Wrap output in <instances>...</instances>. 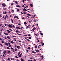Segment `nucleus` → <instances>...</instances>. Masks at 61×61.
<instances>
[{"mask_svg": "<svg viewBox=\"0 0 61 61\" xmlns=\"http://www.w3.org/2000/svg\"><path fill=\"white\" fill-rule=\"evenodd\" d=\"M14 46L15 47V48H16V45H15Z\"/></svg>", "mask_w": 61, "mask_h": 61, "instance_id": "nucleus-51", "label": "nucleus"}, {"mask_svg": "<svg viewBox=\"0 0 61 61\" xmlns=\"http://www.w3.org/2000/svg\"><path fill=\"white\" fill-rule=\"evenodd\" d=\"M11 22L12 23H13V20H12V19H11Z\"/></svg>", "mask_w": 61, "mask_h": 61, "instance_id": "nucleus-21", "label": "nucleus"}, {"mask_svg": "<svg viewBox=\"0 0 61 61\" xmlns=\"http://www.w3.org/2000/svg\"><path fill=\"white\" fill-rule=\"evenodd\" d=\"M0 17H2V16H1V14H0Z\"/></svg>", "mask_w": 61, "mask_h": 61, "instance_id": "nucleus-60", "label": "nucleus"}, {"mask_svg": "<svg viewBox=\"0 0 61 61\" xmlns=\"http://www.w3.org/2000/svg\"><path fill=\"white\" fill-rule=\"evenodd\" d=\"M17 51V49L16 48L15 49V51Z\"/></svg>", "mask_w": 61, "mask_h": 61, "instance_id": "nucleus-43", "label": "nucleus"}, {"mask_svg": "<svg viewBox=\"0 0 61 61\" xmlns=\"http://www.w3.org/2000/svg\"><path fill=\"white\" fill-rule=\"evenodd\" d=\"M34 21L35 22H36V20H34Z\"/></svg>", "mask_w": 61, "mask_h": 61, "instance_id": "nucleus-56", "label": "nucleus"}, {"mask_svg": "<svg viewBox=\"0 0 61 61\" xmlns=\"http://www.w3.org/2000/svg\"><path fill=\"white\" fill-rule=\"evenodd\" d=\"M25 58H26V56H25Z\"/></svg>", "mask_w": 61, "mask_h": 61, "instance_id": "nucleus-63", "label": "nucleus"}, {"mask_svg": "<svg viewBox=\"0 0 61 61\" xmlns=\"http://www.w3.org/2000/svg\"><path fill=\"white\" fill-rule=\"evenodd\" d=\"M25 1V0H23L22 1L23 2H24V1Z\"/></svg>", "mask_w": 61, "mask_h": 61, "instance_id": "nucleus-58", "label": "nucleus"}, {"mask_svg": "<svg viewBox=\"0 0 61 61\" xmlns=\"http://www.w3.org/2000/svg\"><path fill=\"white\" fill-rule=\"evenodd\" d=\"M7 49H10V48H9L8 47H7Z\"/></svg>", "mask_w": 61, "mask_h": 61, "instance_id": "nucleus-25", "label": "nucleus"}, {"mask_svg": "<svg viewBox=\"0 0 61 61\" xmlns=\"http://www.w3.org/2000/svg\"><path fill=\"white\" fill-rule=\"evenodd\" d=\"M24 7V5H23L22 6V7Z\"/></svg>", "mask_w": 61, "mask_h": 61, "instance_id": "nucleus-42", "label": "nucleus"}, {"mask_svg": "<svg viewBox=\"0 0 61 61\" xmlns=\"http://www.w3.org/2000/svg\"><path fill=\"white\" fill-rule=\"evenodd\" d=\"M3 54H4L5 55H6V54L4 52H3Z\"/></svg>", "mask_w": 61, "mask_h": 61, "instance_id": "nucleus-55", "label": "nucleus"}, {"mask_svg": "<svg viewBox=\"0 0 61 61\" xmlns=\"http://www.w3.org/2000/svg\"><path fill=\"white\" fill-rule=\"evenodd\" d=\"M17 10L18 12L19 11V8L17 9Z\"/></svg>", "mask_w": 61, "mask_h": 61, "instance_id": "nucleus-17", "label": "nucleus"}, {"mask_svg": "<svg viewBox=\"0 0 61 61\" xmlns=\"http://www.w3.org/2000/svg\"><path fill=\"white\" fill-rule=\"evenodd\" d=\"M27 24V23L26 22H24V24L25 25H26Z\"/></svg>", "mask_w": 61, "mask_h": 61, "instance_id": "nucleus-22", "label": "nucleus"}, {"mask_svg": "<svg viewBox=\"0 0 61 61\" xmlns=\"http://www.w3.org/2000/svg\"><path fill=\"white\" fill-rule=\"evenodd\" d=\"M8 44H9V45H10V44L9 42H8Z\"/></svg>", "mask_w": 61, "mask_h": 61, "instance_id": "nucleus-53", "label": "nucleus"}, {"mask_svg": "<svg viewBox=\"0 0 61 61\" xmlns=\"http://www.w3.org/2000/svg\"><path fill=\"white\" fill-rule=\"evenodd\" d=\"M20 54V53H19L18 54V56Z\"/></svg>", "mask_w": 61, "mask_h": 61, "instance_id": "nucleus-59", "label": "nucleus"}, {"mask_svg": "<svg viewBox=\"0 0 61 61\" xmlns=\"http://www.w3.org/2000/svg\"><path fill=\"white\" fill-rule=\"evenodd\" d=\"M17 2V1H15V3L16 4L19 3H18V2Z\"/></svg>", "mask_w": 61, "mask_h": 61, "instance_id": "nucleus-7", "label": "nucleus"}, {"mask_svg": "<svg viewBox=\"0 0 61 61\" xmlns=\"http://www.w3.org/2000/svg\"><path fill=\"white\" fill-rule=\"evenodd\" d=\"M6 17H7V18L8 17V16L7 15H6Z\"/></svg>", "mask_w": 61, "mask_h": 61, "instance_id": "nucleus-61", "label": "nucleus"}, {"mask_svg": "<svg viewBox=\"0 0 61 61\" xmlns=\"http://www.w3.org/2000/svg\"><path fill=\"white\" fill-rule=\"evenodd\" d=\"M40 34H41V36H43V33H40Z\"/></svg>", "mask_w": 61, "mask_h": 61, "instance_id": "nucleus-24", "label": "nucleus"}, {"mask_svg": "<svg viewBox=\"0 0 61 61\" xmlns=\"http://www.w3.org/2000/svg\"><path fill=\"white\" fill-rule=\"evenodd\" d=\"M10 43H12V44H13V43H14V42H13V41H11Z\"/></svg>", "mask_w": 61, "mask_h": 61, "instance_id": "nucleus-23", "label": "nucleus"}, {"mask_svg": "<svg viewBox=\"0 0 61 61\" xmlns=\"http://www.w3.org/2000/svg\"><path fill=\"white\" fill-rule=\"evenodd\" d=\"M17 48L18 49H21V47L20 46H17Z\"/></svg>", "mask_w": 61, "mask_h": 61, "instance_id": "nucleus-2", "label": "nucleus"}, {"mask_svg": "<svg viewBox=\"0 0 61 61\" xmlns=\"http://www.w3.org/2000/svg\"><path fill=\"white\" fill-rule=\"evenodd\" d=\"M18 41L19 42H21V41Z\"/></svg>", "mask_w": 61, "mask_h": 61, "instance_id": "nucleus-57", "label": "nucleus"}, {"mask_svg": "<svg viewBox=\"0 0 61 61\" xmlns=\"http://www.w3.org/2000/svg\"><path fill=\"white\" fill-rule=\"evenodd\" d=\"M6 12H6V11H5V12L4 14H5V15L6 14Z\"/></svg>", "mask_w": 61, "mask_h": 61, "instance_id": "nucleus-36", "label": "nucleus"}, {"mask_svg": "<svg viewBox=\"0 0 61 61\" xmlns=\"http://www.w3.org/2000/svg\"><path fill=\"white\" fill-rule=\"evenodd\" d=\"M4 10H7V8H4Z\"/></svg>", "mask_w": 61, "mask_h": 61, "instance_id": "nucleus-26", "label": "nucleus"}, {"mask_svg": "<svg viewBox=\"0 0 61 61\" xmlns=\"http://www.w3.org/2000/svg\"><path fill=\"white\" fill-rule=\"evenodd\" d=\"M15 58H19L17 56H15Z\"/></svg>", "mask_w": 61, "mask_h": 61, "instance_id": "nucleus-39", "label": "nucleus"}, {"mask_svg": "<svg viewBox=\"0 0 61 61\" xmlns=\"http://www.w3.org/2000/svg\"><path fill=\"white\" fill-rule=\"evenodd\" d=\"M4 24L5 26H6L7 25V24L6 23H5Z\"/></svg>", "mask_w": 61, "mask_h": 61, "instance_id": "nucleus-46", "label": "nucleus"}, {"mask_svg": "<svg viewBox=\"0 0 61 61\" xmlns=\"http://www.w3.org/2000/svg\"><path fill=\"white\" fill-rule=\"evenodd\" d=\"M28 61H32V60H30V61L29 60H28Z\"/></svg>", "mask_w": 61, "mask_h": 61, "instance_id": "nucleus-64", "label": "nucleus"}, {"mask_svg": "<svg viewBox=\"0 0 61 61\" xmlns=\"http://www.w3.org/2000/svg\"><path fill=\"white\" fill-rule=\"evenodd\" d=\"M41 57L43 58H44V57H43V56H42Z\"/></svg>", "mask_w": 61, "mask_h": 61, "instance_id": "nucleus-62", "label": "nucleus"}, {"mask_svg": "<svg viewBox=\"0 0 61 61\" xmlns=\"http://www.w3.org/2000/svg\"><path fill=\"white\" fill-rule=\"evenodd\" d=\"M11 49L12 50H13V48H12V47H11Z\"/></svg>", "mask_w": 61, "mask_h": 61, "instance_id": "nucleus-50", "label": "nucleus"}, {"mask_svg": "<svg viewBox=\"0 0 61 61\" xmlns=\"http://www.w3.org/2000/svg\"><path fill=\"white\" fill-rule=\"evenodd\" d=\"M12 46L11 45H10L9 46V47H11Z\"/></svg>", "mask_w": 61, "mask_h": 61, "instance_id": "nucleus-41", "label": "nucleus"}, {"mask_svg": "<svg viewBox=\"0 0 61 61\" xmlns=\"http://www.w3.org/2000/svg\"><path fill=\"white\" fill-rule=\"evenodd\" d=\"M30 6H31V7H32L33 6V5L31 4H30Z\"/></svg>", "mask_w": 61, "mask_h": 61, "instance_id": "nucleus-11", "label": "nucleus"}, {"mask_svg": "<svg viewBox=\"0 0 61 61\" xmlns=\"http://www.w3.org/2000/svg\"><path fill=\"white\" fill-rule=\"evenodd\" d=\"M9 27L10 28H12V25H10V24H9Z\"/></svg>", "mask_w": 61, "mask_h": 61, "instance_id": "nucleus-3", "label": "nucleus"}, {"mask_svg": "<svg viewBox=\"0 0 61 61\" xmlns=\"http://www.w3.org/2000/svg\"><path fill=\"white\" fill-rule=\"evenodd\" d=\"M14 3H12L11 4V5H13Z\"/></svg>", "mask_w": 61, "mask_h": 61, "instance_id": "nucleus-27", "label": "nucleus"}, {"mask_svg": "<svg viewBox=\"0 0 61 61\" xmlns=\"http://www.w3.org/2000/svg\"><path fill=\"white\" fill-rule=\"evenodd\" d=\"M12 27H14V28H15V26H14V25H13L12 26Z\"/></svg>", "mask_w": 61, "mask_h": 61, "instance_id": "nucleus-38", "label": "nucleus"}, {"mask_svg": "<svg viewBox=\"0 0 61 61\" xmlns=\"http://www.w3.org/2000/svg\"><path fill=\"white\" fill-rule=\"evenodd\" d=\"M28 51H29L28 50H27V51H26V52H27L28 53Z\"/></svg>", "mask_w": 61, "mask_h": 61, "instance_id": "nucleus-32", "label": "nucleus"}, {"mask_svg": "<svg viewBox=\"0 0 61 61\" xmlns=\"http://www.w3.org/2000/svg\"><path fill=\"white\" fill-rule=\"evenodd\" d=\"M36 52H39V51L38 50H36Z\"/></svg>", "mask_w": 61, "mask_h": 61, "instance_id": "nucleus-15", "label": "nucleus"}, {"mask_svg": "<svg viewBox=\"0 0 61 61\" xmlns=\"http://www.w3.org/2000/svg\"><path fill=\"white\" fill-rule=\"evenodd\" d=\"M21 13L22 14H23V15L24 14L22 12H21Z\"/></svg>", "mask_w": 61, "mask_h": 61, "instance_id": "nucleus-52", "label": "nucleus"}, {"mask_svg": "<svg viewBox=\"0 0 61 61\" xmlns=\"http://www.w3.org/2000/svg\"><path fill=\"white\" fill-rule=\"evenodd\" d=\"M27 15H28V16H31V15H30V14H28H28H27Z\"/></svg>", "mask_w": 61, "mask_h": 61, "instance_id": "nucleus-14", "label": "nucleus"}, {"mask_svg": "<svg viewBox=\"0 0 61 61\" xmlns=\"http://www.w3.org/2000/svg\"><path fill=\"white\" fill-rule=\"evenodd\" d=\"M7 52L8 54H10L11 53V52L10 51H8Z\"/></svg>", "mask_w": 61, "mask_h": 61, "instance_id": "nucleus-13", "label": "nucleus"}, {"mask_svg": "<svg viewBox=\"0 0 61 61\" xmlns=\"http://www.w3.org/2000/svg\"><path fill=\"white\" fill-rule=\"evenodd\" d=\"M5 3H2V5L4 7H5L6 6V5L4 4Z\"/></svg>", "mask_w": 61, "mask_h": 61, "instance_id": "nucleus-1", "label": "nucleus"}, {"mask_svg": "<svg viewBox=\"0 0 61 61\" xmlns=\"http://www.w3.org/2000/svg\"><path fill=\"white\" fill-rule=\"evenodd\" d=\"M4 41H2V43L3 44L4 43Z\"/></svg>", "mask_w": 61, "mask_h": 61, "instance_id": "nucleus-30", "label": "nucleus"}, {"mask_svg": "<svg viewBox=\"0 0 61 61\" xmlns=\"http://www.w3.org/2000/svg\"><path fill=\"white\" fill-rule=\"evenodd\" d=\"M4 52L5 53H6V52L5 51Z\"/></svg>", "mask_w": 61, "mask_h": 61, "instance_id": "nucleus-47", "label": "nucleus"}, {"mask_svg": "<svg viewBox=\"0 0 61 61\" xmlns=\"http://www.w3.org/2000/svg\"><path fill=\"white\" fill-rule=\"evenodd\" d=\"M31 37H29L28 38L29 39H31Z\"/></svg>", "mask_w": 61, "mask_h": 61, "instance_id": "nucleus-45", "label": "nucleus"}, {"mask_svg": "<svg viewBox=\"0 0 61 61\" xmlns=\"http://www.w3.org/2000/svg\"><path fill=\"white\" fill-rule=\"evenodd\" d=\"M20 60L22 61H25V60L23 59L22 58H21Z\"/></svg>", "mask_w": 61, "mask_h": 61, "instance_id": "nucleus-9", "label": "nucleus"}, {"mask_svg": "<svg viewBox=\"0 0 61 61\" xmlns=\"http://www.w3.org/2000/svg\"><path fill=\"white\" fill-rule=\"evenodd\" d=\"M35 35L36 36H38V35L37 34H35Z\"/></svg>", "mask_w": 61, "mask_h": 61, "instance_id": "nucleus-28", "label": "nucleus"}, {"mask_svg": "<svg viewBox=\"0 0 61 61\" xmlns=\"http://www.w3.org/2000/svg\"><path fill=\"white\" fill-rule=\"evenodd\" d=\"M4 45H6L7 46H8V44L7 43H6V42L4 44Z\"/></svg>", "mask_w": 61, "mask_h": 61, "instance_id": "nucleus-5", "label": "nucleus"}, {"mask_svg": "<svg viewBox=\"0 0 61 61\" xmlns=\"http://www.w3.org/2000/svg\"><path fill=\"white\" fill-rule=\"evenodd\" d=\"M0 45H1V46H2V47H3V45L2 44H0Z\"/></svg>", "mask_w": 61, "mask_h": 61, "instance_id": "nucleus-33", "label": "nucleus"}, {"mask_svg": "<svg viewBox=\"0 0 61 61\" xmlns=\"http://www.w3.org/2000/svg\"><path fill=\"white\" fill-rule=\"evenodd\" d=\"M22 53H21L19 56V57H21V56L22 55Z\"/></svg>", "mask_w": 61, "mask_h": 61, "instance_id": "nucleus-6", "label": "nucleus"}, {"mask_svg": "<svg viewBox=\"0 0 61 61\" xmlns=\"http://www.w3.org/2000/svg\"><path fill=\"white\" fill-rule=\"evenodd\" d=\"M13 36V37H16V36Z\"/></svg>", "mask_w": 61, "mask_h": 61, "instance_id": "nucleus-48", "label": "nucleus"}, {"mask_svg": "<svg viewBox=\"0 0 61 61\" xmlns=\"http://www.w3.org/2000/svg\"><path fill=\"white\" fill-rule=\"evenodd\" d=\"M9 36H8L7 37V38L9 39Z\"/></svg>", "mask_w": 61, "mask_h": 61, "instance_id": "nucleus-49", "label": "nucleus"}, {"mask_svg": "<svg viewBox=\"0 0 61 61\" xmlns=\"http://www.w3.org/2000/svg\"><path fill=\"white\" fill-rule=\"evenodd\" d=\"M18 25H21V24H20V23H19V24Z\"/></svg>", "mask_w": 61, "mask_h": 61, "instance_id": "nucleus-54", "label": "nucleus"}, {"mask_svg": "<svg viewBox=\"0 0 61 61\" xmlns=\"http://www.w3.org/2000/svg\"><path fill=\"white\" fill-rule=\"evenodd\" d=\"M16 7H20V6L19 5H18V6H16Z\"/></svg>", "mask_w": 61, "mask_h": 61, "instance_id": "nucleus-18", "label": "nucleus"}, {"mask_svg": "<svg viewBox=\"0 0 61 61\" xmlns=\"http://www.w3.org/2000/svg\"><path fill=\"white\" fill-rule=\"evenodd\" d=\"M4 19H5V20H6V16H5Z\"/></svg>", "mask_w": 61, "mask_h": 61, "instance_id": "nucleus-20", "label": "nucleus"}, {"mask_svg": "<svg viewBox=\"0 0 61 61\" xmlns=\"http://www.w3.org/2000/svg\"><path fill=\"white\" fill-rule=\"evenodd\" d=\"M7 31H8L7 32L9 33H10L11 32L10 31V30H7Z\"/></svg>", "mask_w": 61, "mask_h": 61, "instance_id": "nucleus-8", "label": "nucleus"}, {"mask_svg": "<svg viewBox=\"0 0 61 61\" xmlns=\"http://www.w3.org/2000/svg\"><path fill=\"white\" fill-rule=\"evenodd\" d=\"M25 19V18L24 17H23V18H22V19Z\"/></svg>", "mask_w": 61, "mask_h": 61, "instance_id": "nucleus-44", "label": "nucleus"}, {"mask_svg": "<svg viewBox=\"0 0 61 61\" xmlns=\"http://www.w3.org/2000/svg\"><path fill=\"white\" fill-rule=\"evenodd\" d=\"M32 53H35L36 54V52H35L34 51H32Z\"/></svg>", "mask_w": 61, "mask_h": 61, "instance_id": "nucleus-19", "label": "nucleus"}, {"mask_svg": "<svg viewBox=\"0 0 61 61\" xmlns=\"http://www.w3.org/2000/svg\"><path fill=\"white\" fill-rule=\"evenodd\" d=\"M10 58L9 57L8 58L7 60L9 61L10 60Z\"/></svg>", "mask_w": 61, "mask_h": 61, "instance_id": "nucleus-37", "label": "nucleus"}, {"mask_svg": "<svg viewBox=\"0 0 61 61\" xmlns=\"http://www.w3.org/2000/svg\"><path fill=\"white\" fill-rule=\"evenodd\" d=\"M16 33H18L20 32L19 30H16Z\"/></svg>", "mask_w": 61, "mask_h": 61, "instance_id": "nucleus-10", "label": "nucleus"}, {"mask_svg": "<svg viewBox=\"0 0 61 61\" xmlns=\"http://www.w3.org/2000/svg\"><path fill=\"white\" fill-rule=\"evenodd\" d=\"M33 29L34 30H36V28H35V27H34V28H33Z\"/></svg>", "mask_w": 61, "mask_h": 61, "instance_id": "nucleus-29", "label": "nucleus"}, {"mask_svg": "<svg viewBox=\"0 0 61 61\" xmlns=\"http://www.w3.org/2000/svg\"><path fill=\"white\" fill-rule=\"evenodd\" d=\"M23 10L24 11H27V10L25 8H24L23 9Z\"/></svg>", "mask_w": 61, "mask_h": 61, "instance_id": "nucleus-4", "label": "nucleus"}, {"mask_svg": "<svg viewBox=\"0 0 61 61\" xmlns=\"http://www.w3.org/2000/svg\"><path fill=\"white\" fill-rule=\"evenodd\" d=\"M41 44L42 45H44V43H43L41 42Z\"/></svg>", "mask_w": 61, "mask_h": 61, "instance_id": "nucleus-16", "label": "nucleus"}, {"mask_svg": "<svg viewBox=\"0 0 61 61\" xmlns=\"http://www.w3.org/2000/svg\"><path fill=\"white\" fill-rule=\"evenodd\" d=\"M28 49H29V50H30V47H28Z\"/></svg>", "mask_w": 61, "mask_h": 61, "instance_id": "nucleus-31", "label": "nucleus"}, {"mask_svg": "<svg viewBox=\"0 0 61 61\" xmlns=\"http://www.w3.org/2000/svg\"><path fill=\"white\" fill-rule=\"evenodd\" d=\"M16 28H17L18 29H20V27H16Z\"/></svg>", "mask_w": 61, "mask_h": 61, "instance_id": "nucleus-12", "label": "nucleus"}, {"mask_svg": "<svg viewBox=\"0 0 61 61\" xmlns=\"http://www.w3.org/2000/svg\"><path fill=\"white\" fill-rule=\"evenodd\" d=\"M24 14H26V12H24Z\"/></svg>", "mask_w": 61, "mask_h": 61, "instance_id": "nucleus-35", "label": "nucleus"}, {"mask_svg": "<svg viewBox=\"0 0 61 61\" xmlns=\"http://www.w3.org/2000/svg\"><path fill=\"white\" fill-rule=\"evenodd\" d=\"M31 36L30 34H28V36Z\"/></svg>", "mask_w": 61, "mask_h": 61, "instance_id": "nucleus-34", "label": "nucleus"}, {"mask_svg": "<svg viewBox=\"0 0 61 61\" xmlns=\"http://www.w3.org/2000/svg\"><path fill=\"white\" fill-rule=\"evenodd\" d=\"M27 40L28 41H30L29 40V39H27Z\"/></svg>", "mask_w": 61, "mask_h": 61, "instance_id": "nucleus-40", "label": "nucleus"}]
</instances>
